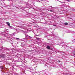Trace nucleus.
<instances>
[{
  "label": "nucleus",
  "mask_w": 75,
  "mask_h": 75,
  "mask_svg": "<svg viewBox=\"0 0 75 75\" xmlns=\"http://www.w3.org/2000/svg\"><path fill=\"white\" fill-rule=\"evenodd\" d=\"M67 1H69V0H67Z\"/></svg>",
  "instance_id": "obj_9"
},
{
  "label": "nucleus",
  "mask_w": 75,
  "mask_h": 75,
  "mask_svg": "<svg viewBox=\"0 0 75 75\" xmlns=\"http://www.w3.org/2000/svg\"><path fill=\"white\" fill-rule=\"evenodd\" d=\"M0 68H1V69H3V67L0 66Z\"/></svg>",
  "instance_id": "obj_5"
},
{
  "label": "nucleus",
  "mask_w": 75,
  "mask_h": 75,
  "mask_svg": "<svg viewBox=\"0 0 75 75\" xmlns=\"http://www.w3.org/2000/svg\"><path fill=\"white\" fill-rule=\"evenodd\" d=\"M15 40H20V39L17 38H15Z\"/></svg>",
  "instance_id": "obj_4"
},
{
  "label": "nucleus",
  "mask_w": 75,
  "mask_h": 75,
  "mask_svg": "<svg viewBox=\"0 0 75 75\" xmlns=\"http://www.w3.org/2000/svg\"><path fill=\"white\" fill-rule=\"evenodd\" d=\"M64 24H65V25H68V23H64Z\"/></svg>",
  "instance_id": "obj_6"
},
{
  "label": "nucleus",
  "mask_w": 75,
  "mask_h": 75,
  "mask_svg": "<svg viewBox=\"0 0 75 75\" xmlns=\"http://www.w3.org/2000/svg\"><path fill=\"white\" fill-rule=\"evenodd\" d=\"M26 38H27V39H29V38H31V37L30 36L28 35H26Z\"/></svg>",
  "instance_id": "obj_1"
},
{
  "label": "nucleus",
  "mask_w": 75,
  "mask_h": 75,
  "mask_svg": "<svg viewBox=\"0 0 75 75\" xmlns=\"http://www.w3.org/2000/svg\"><path fill=\"white\" fill-rule=\"evenodd\" d=\"M54 26H55V27H56V25H53Z\"/></svg>",
  "instance_id": "obj_8"
},
{
  "label": "nucleus",
  "mask_w": 75,
  "mask_h": 75,
  "mask_svg": "<svg viewBox=\"0 0 75 75\" xmlns=\"http://www.w3.org/2000/svg\"><path fill=\"white\" fill-rule=\"evenodd\" d=\"M47 48L48 49V50H50V49H51V47H50V46H47Z\"/></svg>",
  "instance_id": "obj_2"
},
{
  "label": "nucleus",
  "mask_w": 75,
  "mask_h": 75,
  "mask_svg": "<svg viewBox=\"0 0 75 75\" xmlns=\"http://www.w3.org/2000/svg\"><path fill=\"white\" fill-rule=\"evenodd\" d=\"M6 24L8 26H10V23H9L8 22H7Z\"/></svg>",
  "instance_id": "obj_3"
},
{
  "label": "nucleus",
  "mask_w": 75,
  "mask_h": 75,
  "mask_svg": "<svg viewBox=\"0 0 75 75\" xmlns=\"http://www.w3.org/2000/svg\"><path fill=\"white\" fill-rule=\"evenodd\" d=\"M36 39L37 40H39L40 39V38H37Z\"/></svg>",
  "instance_id": "obj_7"
}]
</instances>
